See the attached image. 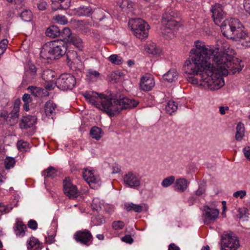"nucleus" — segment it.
I'll return each mask as SVG.
<instances>
[{"mask_svg": "<svg viewBox=\"0 0 250 250\" xmlns=\"http://www.w3.org/2000/svg\"><path fill=\"white\" fill-rule=\"evenodd\" d=\"M194 45L195 48L190 51L191 62L186 61L184 65L188 81L193 84H198L200 82V85L211 90L220 88L225 83L218 74L215 73L213 64L211 63L212 50L209 46H205L204 42L199 41L195 42Z\"/></svg>", "mask_w": 250, "mask_h": 250, "instance_id": "1", "label": "nucleus"}, {"mask_svg": "<svg viewBox=\"0 0 250 250\" xmlns=\"http://www.w3.org/2000/svg\"><path fill=\"white\" fill-rule=\"evenodd\" d=\"M83 95L89 103L103 110L110 117L119 114L123 110L134 108L139 103L132 98H111L104 94L93 91L86 92Z\"/></svg>", "mask_w": 250, "mask_h": 250, "instance_id": "2", "label": "nucleus"}, {"mask_svg": "<svg viewBox=\"0 0 250 250\" xmlns=\"http://www.w3.org/2000/svg\"><path fill=\"white\" fill-rule=\"evenodd\" d=\"M221 30L224 36L235 41L245 40L250 42V38L244 30V27L238 19H226L221 25Z\"/></svg>", "mask_w": 250, "mask_h": 250, "instance_id": "3", "label": "nucleus"}, {"mask_svg": "<svg viewBox=\"0 0 250 250\" xmlns=\"http://www.w3.org/2000/svg\"><path fill=\"white\" fill-rule=\"evenodd\" d=\"M221 59L220 64L213 65V67L215 73L218 74L222 79V75H228L229 70L235 74L239 72L243 67V65L240 64L241 61L237 58H232V56L227 58L224 56Z\"/></svg>", "mask_w": 250, "mask_h": 250, "instance_id": "4", "label": "nucleus"}, {"mask_svg": "<svg viewBox=\"0 0 250 250\" xmlns=\"http://www.w3.org/2000/svg\"><path fill=\"white\" fill-rule=\"evenodd\" d=\"M66 52L64 42L55 40L46 43L41 51V56L47 59H58Z\"/></svg>", "mask_w": 250, "mask_h": 250, "instance_id": "5", "label": "nucleus"}, {"mask_svg": "<svg viewBox=\"0 0 250 250\" xmlns=\"http://www.w3.org/2000/svg\"><path fill=\"white\" fill-rule=\"evenodd\" d=\"M128 25L136 38L142 40L148 37L149 25L143 19H131L128 21Z\"/></svg>", "mask_w": 250, "mask_h": 250, "instance_id": "6", "label": "nucleus"}, {"mask_svg": "<svg viewBox=\"0 0 250 250\" xmlns=\"http://www.w3.org/2000/svg\"><path fill=\"white\" fill-rule=\"evenodd\" d=\"M221 45L220 47H218L216 48V51L214 50L213 48L209 45H206L205 46H209L211 47L213 53L210 55V58L212 57V62L213 65L217 64H220L222 62V58L225 56V57L229 58L232 56L234 54V51L230 49L229 45L228 43L222 42H219Z\"/></svg>", "mask_w": 250, "mask_h": 250, "instance_id": "7", "label": "nucleus"}, {"mask_svg": "<svg viewBox=\"0 0 250 250\" xmlns=\"http://www.w3.org/2000/svg\"><path fill=\"white\" fill-rule=\"evenodd\" d=\"M240 246L239 241L232 231L225 232L221 239V250H237Z\"/></svg>", "mask_w": 250, "mask_h": 250, "instance_id": "8", "label": "nucleus"}, {"mask_svg": "<svg viewBox=\"0 0 250 250\" xmlns=\"http://www.w3.org/2000/svg\"><path fill=\"white\" fill-rule=\"evenodd\" d=\"M76 83V78L70 74H62L57 80L56 84L62 90L72 89Z\"/></svg>", "mask_w": 250, "mask_h": 250, "instance_id": "9", "label": "nucleus"}, {"mask_svg": "<svg viewBox=\"0 0 250 250\" xmlns=\"http://www.w3.org/2000/svg\"><path fill=\"white\" fill-rule=\"evenodd\" d=\"M210 11L212 13V18L214 23L221 28V25L224 23V21H222V20L225 17V13L223 11L222 5L216 3L211 5Z\"/></svg>", "mask_w": 250, "mask_h": 250, "instance_id": "10", "label": "nucleus"}, {"mask_svg": "<svg viewBox=\"0 0 250 250\" xmlns=\"http://www.w3.org/2000/svg\"><path fill=\"white\" fill-rule=\"evenodd\" d=\"M123 181L125 186L130 188H138L141 185V177L132 171H129L125 174Z\"/></svg>", "mask_w": 250, "mask_h": 250, "instance_id": "11", "label": "nucleus"}, {"mask_svg": "<svg viewBox=\"0 0 250 250\" xmlns=\"http://www.w3.org/2000/svg\"><path fill=\"white\" fill-rule=\"evenodd\" d=\"M74 238L78 243L89 246L92 244L93 236L87 229L77 231L74 235Z\"/></svg>", "mask_w": 250, "mask_h": 250, "instance_id": "12", "label": "nucleus"}, {"mask_svg": "<svg viewBox=\"0 0 250 250\" xmlns=\"http://www.w3.org/2000/svg\"><path fill=\"white\" fill-rule=\"evenodd\" d=\"M63 190L65 195L70 199H75L80 195L76 186L72 184L69 178L63 180Z\"/></svg>", "mask_w": 250, "mask_h": 250, "instance_id": "13", "label": "nucleus"}, {"mask_svg": "<svg viewBox=\"0 0 250 250\" xmlns=\"http://www.w3.org/2000/svg\"><path fill=\"white\" fill-rule=\"evenodd\" d=\"M83 175L84 179L91 188H94L100 185L101 181L99 176L95 174L92 170L84 169Z\"/></svg>", "mask_w": 250, "mask_h": 250, "instance_id": "14", "label": "nucleus"}, {"mask_svg": "<svg viewBox=\"0 0 250 250\" xmlns=\"http://www.w3.org/2000/svg\"><path fill=\"white\" fill-rule=\"evenodd\" d=\"M154 85L155 82L151 76L146 75L141 78L139 86L142 90L149 91L152 89Z\"/></svg>", "mask_w": 250, "mask_h": 250, "instance_id": "15", "label": "nucleus"}, {"mask_svg": "<svg viewBox=\"0 0 250 250\" xmlns=\"http://www.w3.org/2000/svg\"><path fill=\"white\" fill-rule=\"evenodd\" d=\"M219 213V210L217 209L211 208L208 207H206L205 213L204 214V222L214 221L218 218Z\"/></svg>", "mask_w": 250, "mask_h": 250, "instance_id": "16", "label": "nucleus"}, {"mask_svg": "<svg viewBox=\"0 0 250 250\" xmlns=\"http://www.w3.org/2000/svg\"><path fill=\"white\" fill-rule=\"evenodd\" d=\"M37 118L34 116H26L22 118L20 124L21 129H27L32 127L36 123Z\"/></svg>", "mask_w": 250, "mask_h": 250, "instance_id": "17", "label": "nucleus"}, {"mask_svg": "<svg viewBox=\"0 0 250 250\" xmlns=\"http://www.w3.org/2000/svg\"><path fill=\"white\" fill-rule=\"evenodd\" d=\"M124 208L127 211H134L135 212L139 213L143 210H147V208L145 204L137 205L132 203H125L124 205Z\"/></svg>", "mask_w": 250, "mask_h": 250, "instance_id": "18", "label": "nucleus"}, {"mask_svg": "<svg viewBox=\"0 0 250 250\" xmlns=\"http://www.w3.org/2000/svg\"><path fill=\"white\" fill-rule=\"evenodd\" d=\"M56 105L51 101H48L44 105V112L48 118H53L55 115Z\"/></svg>", "mask_w": 250, "mask_h": 250, "instance_id": "19", "label": "nucleus"}, {"mask_svg": "<svg viewBox=\"0 0 250 250\" xmlns=\"http://www.w3.org/2000/svg\"><path fill=\"white\" fill-rule=\"evenodd\" d=\"M27 248L28 250H41L42 243L34 237H31L27 241Z\"/></svg>", "mask_w": 250, "mask_h": 250, "instance_id": "20", "label": "nucleus"}, {"mask_svg": "<svg viewBox=\"0 0 250 250\" xmlns=\"http://www.w3.org/2000/svg\"><path fill=\"white\" fill-rule=\"evenodd\" d=\"M188 183L185 178H179L176 180L174 184V189L175 190L183 192L186 190L188 187Z\"/></svg>", "mask_w": 250, "mask_h": 250, "instance_id": "21", "label": "nucleus"}, {"mask_svg": "<svg viewBox=\"0 0 250 250\" xmlns=\"http://www.w3.org/2000/svg\"><path fill=\"white\" fill-rule=\"evenodd\" d=\"M26 229V226L24 225L22 221H17L14 227V230L16 235L20 237H22L25 235Z\"/></svg>", "mask_w": 250, "mask_h": 250, "instance_id": "22", "label": "nucleus"}, {"mask_svg": "<svg viewBox=\"0 0 250 250\" xmlns=\"http://www.w3.org/2000/svg\"><path fill=\"white\" fill-rule=\"evenodd\" d=\"M177 18V14L171 9H167L163 15L162 23V24L167 23L169 21L172 20Z\"/></svg>", "mask_w": 250, "mask_h": 250, "instance_id": "23", "label": "nucleus"}, {"mask_svg": "<svg viewBox=\"0 0 250 250\" xmlns=\"http://www.w3.org/2000/svg\"><path fill=\"white\" fill-rule=\"evenodd\" d=\"M67 42L73 44L80 50H81L83 47L81 39L76 34H73Z\"/></svg>", "mask_w": 250, "mask_h": 250, "instance_id": "24", "label": "nucleus"}, {"mask_svg": "<svg viewBox=\"0 0 250 250\" xmlns=\"http://www.w3.org/2000/svg\"><path fill=\"white\" fill-rule=\"evenodd\" d=\"M145 50L148 53L155 55H160L162 52L161 48L154 42L147 44L145 47Z\"/></svg>", "mask_w": 250, "mask_h": 250, "instance_id": "25", "label": "nucleus"}, {"mask_svg": "<svg viewBox=\"0 0 250 250\" xmlns=\"http://www.w3.org/2000/svg\"><path fill=\"white\" fill-rule=\"evenodd\" d=\"M73 34H72L71 30L68 27L63 28L62 30H60V34L59 37L61 38V41L67 42Z\"/></svg>", "mask_w": 250, "mask_h": 250, "instance_id": "26", "label": "nucleus"}, {"mask_svg": "<svg viewBox=\"0 0 250 250\" xmlns=\"http://www.w3.org/2000/svg\"><path fill=\"white\" fill-rule=\"evenodd\" d=\"M60 34V29L55 25L49 26L47 28L45 32L46 35L52 38H55L59 37Z\"/></svg>", "mask_w": 250, "mask_h": 250, "instance_id": "27", "label": "nucleus"}, {"mask_svg": "<svg viewBox=\"0 0 250 250\" xmlns=\"http://www.w3.org/2000/svg\"><path fill=\"white\" fill-rule=\"evenodd\" d=\"M178 78V73L175 69H171L163 75V79L168 82L171 83Z\"/></svg>", "mask_w": 250, "mask_h": 250, "instance_id": "28", "label": "nucleus"}, {"mask_svg": "<svg viewBox=\"0 0 250 250\" xmlns=\"http://www.w3.org/2000/svg\"><path fill=\"white\" fill-rule=\"evenodd\" d=\"M57 172V169L55 167L50 166L42 172V175L44 176V179L47 178L53 179L56 176Z\"/></svg>", "mask_w": 250, "mask_h": 250, "instance_id": "29", "label": "nucleus"}, {"mask_svg": "<svg viewBox=\"0 0 250 250\" xmlns=\"http://www.w3.org/2000/svg\"><path fill=\"white\" fill-rule=\"evenodd\" d=\"M76 14L78 16H89L92 13V9L90 7L83 6L75 9Z\"/></svg>", "mask_w": 250, "mask_h": 250, "instance_id": "30", "label": "nucleus"}, {"mask_svg": "<svg viewBox=\"0 0 250 250\" xmlns=\"http://www.w3.org/2000/svg\"><path fill=\"white\" fill-rule=\"evenodd\" d=\"M110 17V14L103 9H97L94 14V18L96 20L102 21L104 18H107Z\"/></svg>", "mask_w": 250, "mask_h": 250, "instance_id": "31", "label": "nucleus"}, {"mask_svg": "<svg viewBox=\"0 0 250 250\" xmlns=\"http://www.w3.org/2000/svg\"><path fill=\"white\" fill-rule=\"evenodd\" d=\"M245 133L244 125L241 122H239L236 126V132L235 134V139L237 141H241Z\"/></svg>", "mask_w": 250, "mask_h": 250, "instance_id": "32", "label": "nucleus"}, {"mask_svg": "<svg viewBox=\"0 0 250 250\" xmlns=\"http://www.w3.org/2000/svg\"><path fill=\"white\" fill-rule=\"evenodd\" d=\"M102 129L97 127H92L90 131V135L92 138L97 140H99L102 137Z\"/></svg>", "mask_w": 250, "mask_h": 250, "instance_id": "33", "label": "nucleus"}, {"mask_svg": "<svg viewBox=\"0 0 250 250\" xmlns=\"http://www.w3.org/2000/svg\"><path fill=\"white\" fill-rule=\"evenodd\" d=\"M21 20L26 22H29L32 19V13L30 10L24 9L20 13Z\"/></svg>", "mask_w": 250, "mask_h": 250, "instance_id": "34", "label": "nucleus"}, {"mask_svg": "<svg viewBox=\"0 0 250 250\" xmlns=\"http://www.w3.org/2000/svg\"><path fill=\"white\" fill-rule=\"evenodd\" d=\"M177 104L175 102L169 101L167 102L165 110L167 113L171 114L177 110Z\"/></svg>", "mask_w": 250, "mask_h": 250, "instance_id": "35", "label": "nucleus"}, {"mask_svg": "<svg viewBox=\"0 0 250 250\" xmlns=\"http://www.w3.org/2000/svg\"><path fill=\"white\" fill-rule=\"evenodd\" d=\"M27 90L31 95L35 97H38L41 96L43 91L42 88L33 86H29L27 88Z\"/></svg>", "mask_w": 250, "mask_h": 250, "instance_id": "36", "label": "nucleus"}, {"mask_svg": "<svg viewBox=\"0 0 250 250\" xmlns=\"http://www.w3.org/2000/svg\"><path fill=\"white\" fill-rule=\"evenodd\" d=\"M163 25L167 28L169 29L170 30H172L175 28H177L180 26V23L179 21H177L175 19L169 21L167 22V23L163 24Z\"/></svg>", "mask_w": 250, "mask_h": 250, "instance_id": "37", "label": "nucleus"}, {"mask_svg": "<svg viewBox=\"0 0 250 250\" xmlns=\"http://www.w3.org/2000/svg\"><path fill=\"white\" fill-rule=\"evenodd\" d=\"M42 77L44 80L47 82L51 81L54 77V72L49 69L43 71Z\"/></svg>", "mask_w": 250, "mask_h": 250, "instance_id": "38", "label": "nucleus"}, {"mask_svg": "<svg viewBox=\"0 0 250 250\" xmlns=\"http://www.w3.org/2000/svg\"><path fill=\"white\" fill-rule=\"evenodd\" d=\"M4 166L6 169L13 168L15 165V160L12 157H6L4 160Z\"/></svg>", "mask_w": 250, "mask_h": 250, "instance_id": "39", "label": "nucleus"}, {"mask_svg": "<svg viewBox=\"0 0 250 250\" xmlns=\"http://www.w3.org/2000/svg\"><path fill=\"white\" fill-rule=\"evenodd\" d=\"M18 149L21 151H27L29 149V144L22 140L19 141L17 144Z\"/></svg>", "mask_w": 250, "mask_h": 250, "instance_id": "40", "label": "nucleus"}, {"mask_svg": "<svg viewBox=\"0 0 250 250\" xmlns=\"http://www.w3.org/2000/svg\"><path fill=\"white\" fill-rule=\"evenodd\" d=\"M206 190V183L203 181L199 185L198 189L195 191V194L197 196H201L204 194Z\"/></svg>", "mask_w": 250, "mask_h": 250, "instance_id": "41", "label": "nucleus"}, {"mask_svg": "<svg viewBox=\"0 0 250 250\" xmlns=\"http://www.w3.org/2000/svg\"><path fill=\"white\" fill-rule=\"evenodd\" d=\"M53 19L58 23L61 25H64L67 23V20L64 16L58 15L53 17Z\"/></svg>", "mask_w": 250, "mask_h": 250, "instance_id": "42", "label": "nucleus"}, {"mask_svg": "<svg viewBox=\"0 0 250 250\" xmlns=\"http://www.w3.org/2000/svg\"><path fill=\"white\" fill-rule=\"evenodd\" d=\"M66 56L67 62L69 63L70 62H73L77 57V53L75 51H68L66 54Z\"/></svg>", "mask_w": 250, "mask_h": 250, "instance_id": "43", "label": "nucleus"}, {"mask_svg": "<svg viewBox=\"0 0 250 250\" xmlns=\"http://www.w3.org/2000/svg\"><path fill=\"white\" fill-rule=\"evenodd\" d=\"M175 180V177L173 176H170L163 180L162 182V186L163 187L167 188L170 186Z\"/></svg>", "mask_w": 250, "mask_h": 250, "instance_id": "44", "label": "nucleus"}, {"mask_svg": "<svg viewBox=\"0 0 250 250\" xmlns=\"http://www.w3.org/2000/svg\"><path fill=\"white\" fill-rule=\"evenodd\" d=\"M91 206L93 209L99 211L102 209L103 205L100 203L98 199L95 198L92 201Z\"/></svg>", "mask_w": 250, "mask_h": 250, "instance_id": "45", "label": "nucleus"}, {"mask_svg": "<svg viewBox=\"0 0 250 250\" xmlns=\"http://www.w3.org/2000/svg\"><path fill=\"white\" fill-rule=\"evenodd\" d=\"M109 61L115 64H120L122 63V59L117 55H112L108 58Z\"/></svg>", "mask_w": 250, "mask_h": 250, "instance_id": "46", "label": "nucleus"}, {"mask_svg": "<svg viewBox=\"0 0 250 250\" xmlns=\"http://www.w3.org/2000/svg\"><path fill=\"white\" fill-rule=\"evenodd\" d=\"M13 208V207L9 205H5L3 203H0V212L7 213Z\"/></svg>", "mask_w": 250, "mask_h": 250, "instance_id": "47", "label": "nucleus"}, {"mask_svg": "<svg viewBox=\"0 0 250 250\" xmlns=\"http://www.w3.org/2000/svg\"><path fill=\"white\" fill-rule=\"evenodd\" d=\"M124 226L125 223L122 221H114L112 223V228L116 230L122 229Z\"/></svg>", "mask_w": 250, "mask_h": 250, "instance_id": "48", "label": "nucleus"}, {"mask_svg": "<svg viewBox=\"0 0 250 250\" xmlns=\"http://www.w3.org/2000/svg\"><path fill=\"white\" fill-rule=\"evenodd\" d=\"M92 221L95 225H100L104 223V219L102 215H97L92 218Z\"/></svg>", "mask_w": 250, "mask_h": 250, "instance_id": "49", "label": "nucleus"}, {"mask_svg": "<svg viewBox=\"0 0 250 250\" xmlns=\"http://www.w3.org/2000/svg\"><path fill=\"white\" fill-rule=\"evenodd\" d=\"M37 7L39 10H45L48 6L47 2L43 0H40L37 3Z\"/></svg>", "mask_w": 250, "mask_h": 250, "instance_id": "50", "label": "nucleus"}, {"mask_svg": "<svg viewBox=\"0 0 250 250\" xmlns=\"http://www.w3.org/2000/svg\"><path fill=\"white\" fill-rule=\"evenodd\" d=\"M87 73V76L91 79L97 78L100 76V73L98 71L92 69L88 70Z\"/></svg>", "mask_w": 250, "mask_h": 250, "instance_id": "51", "label": "nucleus"}, {"mask_svg": "<svg viewBox=\"0 0 250 250\" xmlns=\"http://www.w3.org/2000/svg\"><path fill=\"white\" fill-rule=\"evenodd\" d=\"M246 191L245 190H240L233 193V196L235 198L239 197L243 199L246 195Z\"/></svg>", "mask_w": 250, "mask_h": 250, "instance_id": "52", "label": "nucleus"}, {"mask_svg": "<svg viewBox=\"0 0 250 250\" xmlns=\"http://www.w3.org/2000/svg\"><path fill=\"white\" fill-rule=\"evenodd\" d=\"M28 226L30 229L36 230L37 229L38 224L35 220L31 219L28 221Z\"/></svg>", "mask_w": 250, "mask_h": 250, "instance_id": "53", "label": "nucleus"}, {"mask_svg": "<svg viewBox=\"0 0 250 250\" xmlns=\"http://www.w3.org/2000/svg\"><path fill=\"white\" fill-rule=\"evenodd\" d=\"M249 213L246 208L243 210L239 209V216L240 218L248 217Z\"/></svg>", "mask_w": 250, "mask_h": 250, "instance_id": "54", "label": "nucleus"}, {"mask_svg": "<svg viewBox=\"0 0 250 250\" xmlns=\"http://www.w3.org/2000/svg\"><path fill=\"white\" fill-rule=\"evenodd\" d=\"M121 239L123 242H125L130 244H131L133 241V238L130 235H126L122 237Z\"/></svg>", "mask_w": 250, "mask_h": 250, "instance_id": "55", "label": "nucleus"}, {"mask_svg": "<svg viewBox=\"0 0 250 250\" xmlns=\"http://www.w3.org/2000/svg\"><path fill=\"white\" fill-rule=\"evenodd\" d=\"M243 152L245 156L250 161V146L244 148Z\"/></svg>", "mask_w": 250, "mask_h": 250, "instance_id": "56", "label": "nucleus"}, {"mask_svg": "<svg viewBox=\"0 0 250 250\" xmlns=\"http://www.w3.org/2000/svg\"><path fill=\"white\" fill-rule=\"evenodd\" d=\"M22 100L24 103H30L32 101L30 95L28 94H24L22 96Z\"/></svg>", "mask_w": 250, "mask_h": 250, "instance_id": "57", "label": "nucleus"}, {"mask_svg": "<svg viewBox=\"0 0 250 250\" xmlns=\"http://www.w3.org/2000/svg\"><path fill=\"white\" fill-rule=\"evenodd\" d=\"M243 5L246 12L250 11V0H244Z\"/></svg>", "mask_w": 250, "mask_h": 250, "instance_id": "58", "label": "nucleus"}, {"mask_svg": "<svg viewBox=\"0 0 250 250\" xmlns=\"http://www.w3.org/2000/svg\"><path fill=\"white\" fill-rule=\"evenodd\" d=\"M20 101L19 100H16L15 101L14 106L12 111L16 112V108L17 109V113H19L20 108Z\"/></svg>", "mask_w": 250, "mask_h": 250, "instance_id": "59", "label": "nucleus"}, {"mask_svg": "<svg viewBox=\"0 0 250 250\" xmlns=\"http://www.w3.org/2000/svg\"><path fill=\"white\" fill-rule=\"evenodd\" d=\"M29 71L31 75H34L36 73V68L33 64H29Z\"/></svg>", "mask_w": 250, "mask_h": 250, "instance_id": "60", "label": "nucleus"}, {"mask_svg": "<svg viewBox=\"0 0 250 250\" xmlns=\"http://www.w3.org/2000/svg\"><path fill=\"white\" fill-rule=\"evenodd\" d=\"M55 242V236L53 235L48 236L46 238V242L48 244H51Z\"/></svg>", "mask_w": 250, "mask_h": 250, "instance_id": "61", "label": "nucleus"}, {"mask_svg": "<svg viewBox=\"0 0 250 250\" xmlns=\"http://www.w3.org/2000/svg\"><path fill=\"white\" fill-rule=\"evenodd\" d=\"M112 168L113 171L112 173L113 174L119 173L121 171L120 168L119 167L118 165L116 164H115L114 165H113Z\"/></svg>", "mask_w": 250, "mask_h": 250, "instance_id": "62", "label": "nucleus"}, {"mask_svg": "<svg viewBox=\"0 0 250 250\" xmlns=\"http://www.w3.org/2000/svg\"><path fill=\"white\" fill-rule=\"evenodd\" d=\"M168 250H180V249L174 243H171L169 245Z\"/></svg>", "mask_w": 250, "mask_h": 250, "instance_id": "63", "label": "nucleus"}, {"mask_svg": "<svg viewBox=\"0 0 250 250\" xmlns=\"http://www.w3.org/2000/svg\"><path fill=\"white\" fill-rule=\"evenodd\" d=\"M229 110L228 106H220L219 107V111L221 114H225L226 110Z\"/></svg>", "mask_w": 250, "mask_h": 250, "instance_id": "64", "label": "nucleus"}]
</instances>
